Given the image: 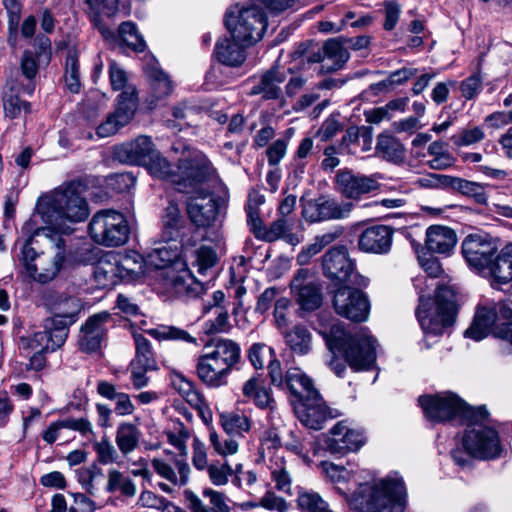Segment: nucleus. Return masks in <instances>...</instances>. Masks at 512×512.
Wrapping results in <instances>:
<instances>
[{"mask_svg": "<svg viewBox=\"0 0 512 512\" xmlns=\"http://www.w3.org/2000/svg\"><path fill=\"white\" fill-rule=\"evenodd\" d=\"M147 333L157 340H175L196 344V338L186 330L174 326L160 325L147 330Z\"/></svg>", "mask_w": 512, "mask_h": 512, "instance_id": "obj_52", "label": "nucleus"}, {"mask_svg": "<svg viewBox=\"0 0 512 512\" xmlns=\"http://www.w3.org/2000/svg\"><path fill=\"white\" fill-rule=\"evenodd\" d=\"M249 45H244L232 38H224L217 41L215 45V55L219 62L231 67H238L244 63L246 59L245 48Z\"/></svg>", "mask_w": 512, "mask_h": 512, "instance_id": "obj_28", "label": "nucleus"}, {"mask_svg": "<svg viewBox=\"0 0 512 512\" xmlns=\"http://www.w3.org/2000/svg\"><path fill=\"white\" fill-rule=\"evenodd\" d=\"M141 431L130 422H122L116 430L115 442L120 452L126 456L132 453L139 445Z\"/></svg>", "mask_w": 512, "mask_h": 512, "instance_id": "obj_35", "label": "nucleus"}, {"mask_svg": "<svg viewBox=\"0 0 512 512\" xmlns=\"http://www.w3.org/2000/svg\"><path fill=\"white\" fill-rule=\"evenodd\" d=\"M336 187L346 198L359 199L362 195L380 187L376 175L354 174L349 170H340L336 175Z\"/></svg>", "mask_w": 512, "mask_h": 512, "instance_id": "obj_20", "label": "nucleus"}, {"mask_svg": "<svg viewBox=\"0 0 512 512\" xmlns=\"http://www.w3.org/2000/svg\"><path fill=\"white\" fill-rule=\"evenodd\" d=\"M213 347L208 354L217 362L223 363V367L231 373L241 359L239 345L233 340L220 338L213 342Z\"/></svg>", "mask_w": 512, "mask_h": 512, "instance_id": "obj_31", "label": "nucleus"}, {"mask_svg": "<svg viewBox=\"0 0 512 512\" xmlns=\"http://www.w3.org/2000/svg\"><path fill=\"white\" fill-rule=\"evenodd\" d=\"M497 284H507L512 281V244L503 247L492 259L484 263V266Z\"/></svg>", "mask_w": 512, "mask_h": 512, "instance_id": "obj_27", "label": "nucleus"}, {"mask_svg": "<svg viewBox=\"0 0 512 512\" xmlns=\"http://www.w3.org/2000/svg\"><path fill=\"white\" fill-rule=\"evenodd\" d=\"M344 234V228L342 226H336L333 229L321 234L317 235L314 238V242L307 247L303 248L302 252L299 254L298 259L301 258H310L316 254H318L323 248L330 245L337 239H339Z\"/></svg>", "mask_w": 512, "mask_h": 512, "instance_id": "obj_46", "label": "nucleus"}, {"mask_svg": "<svg viewBox=\"0 0 512 512\" xmlns=\"http://www.w3.org/2000/svg\"><path fill=\"white\" fill-rule=\"evenodd\" d=\"M195 265L200 274H205L207 270L215 266L218 257L215 250L212 247L201 246L195 252Z\"/></svg>", "mask_w": 512, "mask_h": 512, "instance_id": "obj_63", "label": "nucleus"}, {"mask_svg": "<svg viewBox=\"0 0 512 512\" xmlns=\"http://www.w3.org/2000/svg\"><path fill=\"white\" fill-rule=\"evenodd\" d=\"M394 229L388 225H373L365 228L358 236L360 251L383 255L389 253L393 243Z\"/></svg>", "mask_w": 512, "mask_h": 512, "instance_id": "obj_22", "label": "nucleus"}, {"mask_svg": "<svg viewBox=\"0 0 512 512\" xmlns=\"http://www.w3.org/2000/svg\"><path fill=\"white\" fill-rule=\"evenodd\" d=\"M143 70L150 81V86L156 99L167 97L172 92L171 80L157 66V63H148L143 67Z\"/></svg>", "mask_w": 512, "mask_h": 512, "instance_id": "obj_38", "label": "nucleus"}, {"mask_svg": "<svg viewBox=\"0 0 512 512\" xmlns=\"http://www.w3.org/2000/svg\"><path fill=\"white\" fill-rule=\"evenodd\" d=\"M18 350L22 357H28L38 351H55L52 350V344L47 334L42 331L35 332L28 336H21L18 340Z\"/></svg>", "mask_w": 512, "mask_h": 512, "instance_id": "obj_41", "label": "nucleus"}, {"mask_svg": "<svg viewBox=\"0 0 512 512\" xmlns=\"http://www.w3.org/2000/svg\"><path fill=\"white\" fill-rule=\"evenodd\" d=\"M136 182V178L130 172L114 173L106 178V185L117 193L128 192Z\"/></svg>", "mask_w": 512, "mask_h": 512, "instance_id": "obj_61", "label": "nucleus"}, {"mask_svg": "<svg viewBox=\"0 0 512 512\" xmlns=\"http://www.w3.org/2000/svg\"><path fill=\"white\" fill-rule=\"evenodd\" d=\"M464 426L460 446L451 451V457L455 464L463 469L475 466V461L480 459V408L476 410L475 419L461 422Z\"/></svg>", "mask_w": 512, "mask_h": 512, "instance_id": "obj_12", "label": "nucleus"}, {"mask_svg": "<svg viewBox=\"0 0 512 512\" xmlns=\"http://www.w3.org/2000/svg\"><path fill=\"white\" fill-rule=\"evenodd\" d=\"M73 324L69 323L68 319L56 317L53 314L44 320V330L42 332L47 334L52 344V350H56L65 344L69 335V329Z\"/></svg>", "mask_w": 512, "mask_h": 512, "instance_id": "obj_34", "label": "nucleus"}, {"mask_svg": "<svg viewBox=\"0 0 512 512\" xmlns=\"http://www.w3.org/2000/svg\"><path fill=\"white\" fill-rule=\"evenodd\" d=\"M490 422L489 413L482 405V460H495L507 454L497 429L495 426H489Z\"/></svg>", "mask_w": 512, "mask_h": 512, "instance_id": "obj_24", "label": "nucleus"}, {"mask_svg": "<svg viewBox=\"0 0 512 512\" xmlns=\"http://www.w3.org/2000/svg\"><path fill=\"white\" fill-rule=\"evenodd\" d=\"M175 186L179 192L197 194V190L205 189L203 184L207 182L213 172L208 158L195 152L188 157L178 160Z\"/></svg>", "mask_w": 512, "mask_h": 512, "instance_id": "obj_11", "label": "nucleus"}, {"mask_svg": "<svg viewBox=\"0 0 512 512\" xmlns=\"http://www.w3.org/2000/svg\"><path fill=\"white\" fill-rule=\"evenodd\" d=\"M221 425L228 435H242L251 427L247 416L237 413L221 414Z\"/></svg>", "mask_w": 512, "mask_h": 512, "instance_id": "obj_55", "label": "nucleus"}, {"mask_svg": "<svg viewBox=\"0 0 512 512\" xmlns=\"http://www.w3.org/2000/svg\"><path fill=\"white\" fill-rule=\"evenodd\" d=\"M187 213L196 227H210L219 213V201L210 195L208 189L197 190V194L187 200Z\"/></svg>", "mask_w": 512, "mask_h": 512, "instance_id": "obj_17", "label": "nucleus"}, {"mask_svg": "<svg viewBox=\"0 0 512 512\" xmlns=\"http://www.w3.org/2000/svg\"><path fill=\"white\" fill-rule=\"evenodd\" d=\"M432 178L445 186H450L461 194L473 197L476 202H480V184L477 182L468 181L462 178L450 177L444 175H432Z\"/></svg>", "mask_w": 512, "mask_h": 512, "instance_id": "obj_43", "label": "nucleus"}, {"mask_svg": "<svg viewBox=\"0 0 512 512\" xmlns=\"http://www.w3.org/2000/svg\"><path fill=\"white\" fill-rule=\"evenodd\" d=\"M291 292L302 310L314 311L322 303L321 286L307 269H299L290 284Z\"/></svg>", "mask_w": 512, "mask_h": 512, "instance_id": "obj_14", "label": "nucleus"}, {"mask_svg": "<svg viewBox=\"0 0 512 512\" xmlns=\"http://www.w3.org/2000/svg\"><path fill=\"white\" fill-rule=\"evenodd\" d=\"M425 417L434 423L467 422L475 419L479 407L468 404L457 394L447 391L418 398Z\"/></svg>", "mask_w": 512, "mask_h": 512, "instance_id": "obj_7", "label": "nucleus"}, {"mask_svg": "<svg viewBox=\"0 0 512 512\" xmlns=\"http://www.w3.org/2000/svg\"><path fill=\"white\" fill-rule=\"evenodd\" d=\"M121 42L135 52H142L146 48L143 37L138 33L137 27L132 22H123L119 26Z\"/></svg>", "mask_w": 512, "mask_h": 512, "instance_id": "obj_53", "label": "nucleus"}, {"mask_svg": "<svg viewBox=\"0 0 512 512\" xmlns=\"http://www.w3.org/2000/svg\"><path fill=\"white\" fill-rule=\"evenodd\" d=\"M40 58L35 56L34 52L31 50H24L21 59H20V69L22 75L29 81V83L25 86L24 90L31 95L35 90V85L33 84V80L36 78L39 69V61Z\"/></svg>", "mask_w": 512, "mask_h": 512, "instance_id": "obj_50", "label": "nucleus"}, {"mask_svg": "<svg viewBox=\"0 0 512 512\" xmlns=\"http://www.w3.org/2000/svg\"><path fill=\"white\" fill-rule=\"evenodd\" d=\"M96 281L103 286L115 285L120 280L116 263H100L94 271Z\"/></svg>", "mask_w": 512, "mask_h": 512, "instance_id": "obj_58", "label": "nucleus"}, {"mask_svg": "<svg viewBox=\"0 0 512 512\" xmlns=\"http://www.w3.org/2000/svg\"><path fill=\"white\" fill-rule=\"evenodd\" d=\"M105 489L108 493L119 491L121 495L125 497H133L136 494L134 482L117 469H110L108 471V480Z\"/></svg>", "mask_w": 512, "mask_h": 512, "instance_id": "obj_45", "label": "nucleus"}, {"mask_svg": "<svg viewBox=\"0 0 512 512\" xmlns=\"http://www.w3.org/2000/svg\"><path fill=\"white\" fill-rule=\"evenodd\" d=\"M406 487L398 473L374 484H361L352 494L349 505L357 512H404Z\"/></svg>", "mask_w": 512, "mask_h": 512, "instance_id": "obj_3", "label": "nucleus"}, {"mask_svg": "<svg viewBox=\"0 0 512 512\" xmlns=\"http://www.w3.org/2000/svg\"><path fill=\"white\" fill-rule=\"evenodd\" d=\"M64 81L66 88L71 93H79L81 89V75L78 55L76 52H69L66 58Z\"/></svg>", "mask_w": 512, "mask_h": 512, "instance_id": "obj_49", "label": "nucleus"}, {"mask_svg": "<svg viewBox=\"0 0 512 512\" xmlns=\"http://www.w3.org/2000/svg\"><path fill=\"white\" fill-rule=\"evenodd\" d=\"M461 252L467 265L477 275L480 274V235H467L461 245Z\"/></svg>", "mask_w": 512, "mask_h": 512, "instance_id": "obj_44", "label": "nucleus"}, {"mask_svg": "<svg viewBox=\"0 0 512 512\" xmlns=\"http://www.w3.org/2000/svg\"><path fill=\"white\" fill-rule=\"evenodd\" d=\"M271 478L275 483V488L279 492L292 496V478L290 472L283 464L276 463L271 468Z\"/></svg>", "mask_w": 512, "mask_h": 512, "instance_id": "obj_59", "label": "nucleus"}, {"mask_svg": "<svg viewBox=\"0 0 512 512\" xmlns=\"http://www.w3.org/2000/svg\"><path fill=\"white\" fill-rule=\"evenodd\" d=\"M173 385L192 407H201L203 405V395L196 389L192 381L186 379L183 375H176Z\"/></svg>", "mask_w": 512, "mask_h": 512, "instance_id": "obj_51", "label": "nucleus"}, {"mask_svg": "<svg viewBox=\"0 0 512 512\" xmlns=\"http://www.w3.org/2000/svg\"><path fill=\"white\" fill-rule=\"evenodd\" d=\"M500 312L505 318L512 316V311L505 305H500ZM498 313L495 305L482 307V338L493 335L496 338H501L509 342L508 337L500 335L499 333L505 330L508 326H512V322L497 324Z\"/></svg>", "mask_w": 512, "mask_h": 512, "instance_id": "obj_30", "label": "nucleus"}, {"mask_svg": "<svg viewBox=\"0 0 512 512\" xmlns=\"http://www.w3.org/2000/svg\"><path fill=\"white\" fill-rule=\"evenodd\" d=\"M353 205L348 202H338L329 196H319L308 201L303 207V217L311 222H322L333 219H344L352 210Z\"/></svg>", "mask_w": 512, "mask_h": 512, "instance_id": "obj_15", "label": "nucleus"}, {"mask_svg": "<svg viewBox=\"0 0 512 512\" xmlns=\"http://www.w3.org/2000/svg\"><path fill=\"white\" fill-rule=\"evenodd\" d=\"M127 72L114 60L109 62V80L114 91L123 90L115 100V110L97 127L99 137H109L116 134L122 127L128 125L138 108V96L134 86H128Z\"/></svg>", "mask_w": 512, "mask_h": 512, "instance_id": "obj_5", "label": "nucleus"}, {"mask_svg": "<svg viewBox=\"0 0 512 512\" xmlns=\"http://www.w3.org/2000/svg\"><path fill=\"white\" fill-rule=\"evenodd\" d=\"M375 150L378 156L395 164L402 163L405 159L406 149L404 145L391 134H379Z\"/></svg>", "mask_w": 512, "mask_h": 512, "instance_id": "obj_32", "label": "nucleus"}, {"mask_svg": "<svg viewBox=\"0 0 512 512\" xmlns=\"http://www.w3.org/2000/svg\"><path fill=\"white\" fill-rule=\"evenodd\" d=\"M88 203L77 191L75 185L69 184L64 189L55 191L50 201L41 210L43 222L47 225L42 233L50 232L69 234L72 232L68 223L81 222L88 217Z\"/></svg>", "mask_w": 512, "mask_h": 512, "instance_id": "obj_4", "label": "nucleus"}, {"mask_svg": "<svg viewBox=\"0 0 512 512\" xmlns=\"http://www.w3.org/2000/svg\"><path fill=\"white\" fill-rule=\"evenodd\" d=\"M463 300L459 289L454 285L438 284L434 298L419 297L416 317L426 335L439 336L451 328Z\"/></svg>", "mask_w": 512, "mask_h": 512, "instance_id": "obj_2", "label": "nucleus"}, {"mask_svg": "<svg viewBox=\"0 0 512 512\" xmlns=\"http://www.w3.org/2000/svg\"><path fill=\"white\" fill-rule=\"evenodd\" d=\"M156 147L149 136L140 135L137 138L117 145L114 157L123 164L144 166L155 155Z\"/></svg>", "mask_w": 512, "mask_h": 512, "instance_id": "obj_19", "label": "nucleus"}, {"mask_svg": "<svg viewBox=\"0 0 512 512\" xmlns=\"http://www.w3.org/2000/svg\"><path fill=\"white\" fill-rule=\"evenodd\" d=\"M216 317L205 323V332L207 334H216L228 332L231 328L227 308H218L215 310Z\"/></svg>", "mask_w": 512, "mask_h": 512, "instance_id": "obj_64", "label": "nucleus"}, {"mask_svg": "<svg viewBox=\"0 0 512 512\" xmlns=\"http://www.w3.org/2000/svg\"><path fill=\"white\" fill-rule=\"evenodd\" d=\"M196 373L208 387L219 388L227 385L230 372L208 353L198 357Z\"/></svg>", "mask_w": 512, "mask_h": 512, "instance_id": "obj_23", "label": "nucleus"}, {"mask_svg": "<svg viewBox=\"0 0 512 512\" xmlns=\"http://www.w3.org/2000/svg\"><path fill=\"white\" fill-rule=\"evenodd\" d=\"M297 506L304 512H333L317 492L302 488L298 490Z\"/></svg>", "mask_w": 512, "mask_h": 512, "instance_id": "obj_47", "label": "nucleus"}, {"mask_svg": "<svg viewBox=\"0 0 512 512\" xmlns=\"http://www.w3.org/2000/svg\"><path fill=\"white\" fill-rule=\"evenodd\" d=\"M109 318L107 313H99L90 316L81 326L78 336V348L86 354L97 353L101 350L106 341V322Z\"/></svg>", "mask_w": 512, "mask_h": 512, "instance_id": "obj_18", "label": "nucleus"}, {"mask_svg": "<svg viewBox=\"0 0 512 512\" xmlns=\"http://www.w3.org/2000/svg\"><path fill=\"white\" fill-rule=\"evenodd\" d=\"M144 166L149 170L150 174L162 180L169 181L175 185L177 173L172 170L171 164L164 158L158 150Z\"/></svg>", "mask_w": 512, "mask_h": 512, "instance_id": "obj_48", "label": "nucleus"}, {"mask_svg": "<svg viewBox=\"0 0 512 512\" xmlns=\"http://www.w3.org/2000/svg\"><path fill=\"white\" fill-rule=\"evenodd\" d=\"M275 355L273 348L263 343H254L248 351V358L255 369H262Z\"/></svg>", "mask_w": 512, "mask_h": 512, "instance_id": "obj_57", "label": "nucleus"}, {"mask_svg": "<svg viewBox=\"0 0 512 512\" xmlns=\"http://www.w3.org/2000/svg\"><path fill=\"white\" fill-rule=\"evenodd\" d=\"M285 80V73L272 67L260 75L259 80L251 87L249 95H260L264 100L279 99L282 94L281 84Z\"/></svg>", "mask_w": 512, "mask_h": 512, "instance_id": "obj_25", "label": "nucleus"}, {"mask_svg": "<svg viewBox=\"0 0 512 512\" xmlns=\"http://www.w3.org/2000/svg\"><path fill=\"white\" fill-rule=\"evenodd\" d=\"M81 307L78 299L74 297H59L51 303L50 312L56 317L68 319L69 323H76L79 318Z\"/></svg>", "mask_w": 512, "mask_h": 512, "instance_id": "obj_42", "label": "nucleus"}, {"mask_svg": "<svg viewBox=\"0 0 512 512\" xmlns=\"http://www.w3.org/2000/svg\"><path fill=\"white\" fill-rule=\"evenodd\" d=\"M242 393L259 408H272L274 400L270 391L264 387L263 381L260 378L252 377L248 379L243 385Z\"/></svg>", "mask_w": 512, "mask_h": 512, "instance_id": "obj_36", "label": "nucleus"}, {"mask_svg": "<svg viewBox=\"0 0 512 512\" xmlns=\"http://www.w3.org/2000/svg\"><path fill=\"white\" fill-rule=\"evenodd\" d=\"M116 264L122 281L136 280L144 274V261L137 252L125 254Z\"/></svg>", "mask_w": 512, "mask_h": 512, "instance_id": "obj_40", "label": "nucleus"}, {"mask_svg": "<svg viewBox=\"0 0 512 512\" xmlns=\"http://www.w3.org/2000/svg\"><path fill=\"white\" fill-rule=\"evenodd\" d=\"M163 224V238L165 241L177 240L185 226V220L180 214L178 206L174 203H169L165 208V213L162 217Z\"/></svg>", "mask_w": 512, "mask_h": 512, "instance_id": "obj_37", "label": "nucleus"}, {"mask_svg": "<svg viewBox=\"0 0 512 512\" xmlns=\"http://www.w3.org/2000/svg\"><path fill=\"white\" fill-rule=\"evenodd\" d=\"M350 284L337 289L333 296L335 312L351 321L363 322L368 318L370 304L364 292Z\"/></svg>", "mask_w": 512, "mask_h": 512, "instance_id": "obj_13", "label": "nucleus"}, {"mask_svg": "<svg viewBox=\"0 0 512 512\" xmlns=\"http://www.w3.org/2000/svg\"><path fill=\"white\" fill-rule=\"evenodd\" d=\"M88 231L94 242L106 247L121 246L130 236V227L125 216L111 209L95 213L88 225Z\"/></svg>", "mask_w": 512, "mask_h": 512, "instance_id": "obj_9", "label": "nucleus"}, {"mask_svg": "<svg viewBox=\"0 0 512 512\" xmlns=\"http://www.w3.org/2000/svg\"><path fill=\"white\" fill-rule=\"evenodd\" d=\"M207 472L213 485L223 486L228 483L229 477L233 475V468L227 462L216 461L207 467Z\"/></svg>", "mask_w": 512, "mask_h": 512, "instance_id": "obj_60", "label": "nucleus"}, {"mask_svg": "<svg viewBox=\"0 0 512 512\" xmlns=\"http://www.w3.org/2000/svg\"><path fill=\"white\" fill-rule=\"evenodd\" d=\"M318 333L323 337L329 350L327 366L338 377H343L348 364L355 371L370 370L376 361V339L365 330L354 334L334 322L321 325Z\"/></svg>", "mask_w": 512, "mask_h": 512, "instance_id": "obj_1", "label": "nucleus"}, {"mask_svg": "<svg viewBox=\"0 0 512 512\" xmlns=\"http://www.w3.org/2000/svg\"><path fill=\"white\" fill-rule=\"evenodd\" d=\"M209 441L216 453L221 456L233 455L238 451V442L231 435L222 439L215 431H210Z\"/></svg>", "mask_w": 512, "mask_h": 512, "instance_id": "obj_62", "label": "nucleus"}, {"mask_svg": "<svg viewBox=\"0 0 512 512\" xmlns=\"http://www.w3.org/2000/svg\"><path fill=\"white\" fill-rule=\"evenodd\" d=\"M324 56L325 64H322V69L326 72H334L343 67L350 55L341 40L330 39L324 43Z\"/></svg>", "mask_w": 512, "mask_h": 512, "instance_id": "obj_33", "label": "nucleus"}, {"mask_svg": "<svg viewBox=\"0 0 512 512\" xmlns=\"http://www.w3.org/2000/svg\"><path fill=\"white\" fill-rule=\"evenodd\" d=\"M456 242V234L450 227L432 225L426 231L425 245L430 252L449 255Z\"/></svg>", "mask_w": 512, "mask_h": 512, "instance_id": "obj_26", "label": "nucleus"}, {"mask_svg": "<svg viewBox=\"0 0 512 512\" xmlns=\"http://www.w3.org/2000/svg\"><path fill=\"white\" fill-rule=\"evenodd\" d=\"M224 25L231 37L244 45H253L262 39L267 29V17L258 6H230L224 16Z\"/></svg>", "mask_w": 512, "mask_h": 512, "instance_id": "obj_8", "label": "nucleus"}, {"mask_svg": "<svg viewBox=\"0 0 512 512\" xmlns=\"http://www.w3.org/2000/svg\"><path fill=\"white\" fill-rule=\"evenodd\" d=\"M287 346L298 355H306L312 347V335L303 325H296L284 335Z\"/></svg>", "mask_w": 512, "mask_h": 512, "instance_id": "obj_39", "label": "nucleus"}, {"mask_svg": "<svg viewBox=\"0 0 512 512\" xmlns=\"http://www.w3.org/2000/svg\"><path fill=\"white\" fill-rule=\"evenodd\" d=\"M365 440V436L360 430L352 429L344 422H338L330 430L326 446L330 453L344 455L358 451Z\"/></svg>", "mask_w": 512, "mask_h": 512, "instance_id": "obj_21", "label": "nucleus"}, {"mask_svg": "<svg viewBox=\"0 0 512 512\" xmlns=\"http://www.w3.org/2000/svg\"><path fill=\"white\" fill-rule=\"evenodd\" d=\"M136 355L132 360L134 365L140 364L146 368H157V363L151 349V344L142 334H134Z\"/></svg>", "mask_w": 512, "mask_h": 512, "instance_id": "obj_54", "label": "nucleus"}, {"mask_svg": "<svg viewBox=\"0 0 512 512\" xmlns=\"http://www.w3.org/2000/svg\"><path fill=\"white\" fill-rule=\"evenodd\" d=\"M323 274L334 284L366 285L357 273L355 261L350 257L346 245L329 248L321 258Z\"/></svg>", "mask_w": 512, "mask_h": 512, "instance_id": "obj_10", "label": "nucleus"}, {"mask_svg": "<svg viewBox=\"0 0 512 512\" xmlns=\"http://www.w3.org/2000/svg\"><path fill=\"white\" fill-rule=\"evenodd\" d=\"M292 404L299 421L313 430L322 429L325 421L333 417L319 391H313L312 395Z\"/></svg>", "mask_w": 512, "mask_h": 512, "instance_id": "obj_16", "label": "nucleus"}, {"mask_svg": "<svg viewBox=\"0 0 512 512\" xmlns=\"http://www.w3.org/2000/svg\"><path fill=\"white\" fill-rule=\"evenodd\" d=\"M284 389L294 397L292 402L307 398L313 391H318L312 379L299 368H291L286 372Z\"/></svg>", "mask_w": 512, "mask_h": 512, "instance_id": "obj_29", "label": "nucleus"}, {"mask_svg": "<svg viewBox=\"0 0 512 512\" xmlns=\"http://www.w3.org/2000/svg\"><path fill=\"white\" fill-rule=\"evenodd\" d=\"M50 238L54 249L53 258L47 257L43 252L37 253L31 247V239L27 240L21 249V263L28 277L34 281L45 284L53 280L61 270L66 257L65 241L61 236H55L50 232L43 233Z\"/></svg>", "mask_w": 512, "mask_h": 512, "instance_id": "obj_6", "label": "nucleus"}, {"mask_svg": "<svg viewBox=\"0 0 512 512\" xmlns=\"http://www.w3.org/2000/svg\"><path fill=\"white\" fill-rule=\"evenodd\" d=\"M93 449L98 463L108 465L117 461V450L107 436L102 437L100 441H94Z\"/></svg>", "mask_w": 512, "mask_h": 512, "instance_id": "obj_56", "label": "nucleus"}]
</instances>
